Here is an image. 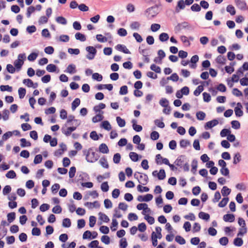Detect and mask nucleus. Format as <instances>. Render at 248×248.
<instances>
[{"mask_svg": "<svg viewBox=\"0 0 248 248\" xmlns=\"http://www.w3.org/2000/svg\"><path fill=\"white\" fill-rule=\"evenodd\" d=\"M86 50L88 52L86 58L90 60H93L96 54V49L93 46H88L86 47Z\"/></svg>", "mask_w": 248, "mask_h": 248, "instance_id": "obj_4", "label": "nucleus"}, {"mask_svg": "<svg viewBox=\"0 0 248 248\" xmlns=\"http://www.w3.org/2000/svg\"><path fill=\"white\" fill-rule=\"evenodd\" d=\"M160 106L162 107H167L169 106V101L165 98H162L159 102Z\"/></svg>", "mask_w": 248, "mask_h": 248, "instance_id": "obj_48", "label": "nucleus"}, {"mask_svg": "<svg viewBox=\"0 0 248 248\" xmlns=\"http://www.w3.org/2000/svg\"><path fill=\"white\" fill-rule=\"evenodd\" d=\"M62 225L63 227L69 228L71 225V222L69 218H65L62 220Z\"/></svg>", "mask_w": 248, "mask_h": 248, "instance_id": "obj_31", "label": "nucleus"}, {"mask_svg": "<svg viewBox=\"0 0 248 248\" xmlns=\"http://www.w3.org/2000/svg\"><path fill=\"white\" fill-rule=\"evenodd\" d=\"M104 119L103 115L100 114H96L95 116L92 118V121L94 123H97L99 121H101Z\"/></svg>", "mask_w": 248, "mask_h": 248, "instance_id": "obj_26", "label": "nucleus"}, {"mask_svg": "<svg viewBox=\"0 0 248 248\" xmlns=\"http://www.w3.org/2000/svg\"><path fill=\"white\" fill-rule=\"evenodd\" d=\"M101 189L104 192H108L109 190V186L107 182H104L101 185Z\"/></svg>", "mask_w": 248, "mask_h": 248, "instance_id": "obj_49", "label": "nucleus"}, {"mask_svg": "<svg viewBox=\"0 0 248 248\" xmlns=\"http://www.w3.org/2000/svg\"><path fill=\"white\" fill-rule=\"evenodd\" d=\"M77 128V126H70L67 129H65L62 127V133L64 134L66 136L68 137L70 136L72 132L74 131Z\"/></svg>", "mask_w": 248, "mask_h": 248, "instance_id": "obj_9", "label": "nucleus"}, {"mask_svg": "<svg viewBox=\"0 0 248 248\" xmlns=\"http://www.w3.org/2000/svg\"><path fill=\"white\" fill-rule=\"evenodd\" d=\"M23 63L24 62L21 59H17L15 61L14 64L17 72H18L21 70Z\"/></svg>", "mask_w": 248, "mask_h": 248, "instance_id": "obj_13", "label": "nucleus"}, {"mask_svg": "<svg viewBox=\"0 0 248 248\" xmlns=\"http://www.w3.org/2000/svg\"><path fill=\"white\" fill-rule=\"evenodd\" d=\"M84 154L86 155V159L88 162L93 163L97 161L99 155L98 154L94 152H92L91 154H90V151H86V150L83 151Z\"/></svg>", "mask_w": 248, "mask_h": 248, "instance_id": "obj_1", "label": "nucleus"}, {"mask_svg": "<svg viewBox=\"0 0 248 248\" xmlns=\"http://www.w3.org/2000/svg\"><path fill=\"white\" fill-rule=\"evenodd\" d=\"M0 91L2 92L8 91L11 92L13 90L12 87L9 85H1L0 86Z\"/></svg>", "mask_w": 248, "mask_h": 248, "instance_id": "obj_52", "label": "nucleus"}, {"mask_svg": "<svg viewBox=\"0 0 248 248\" xmlns=\"http://www.w3.org/2000/svg\"><path fill=\"white\" fill-rule=\"evenodd\" d=\"M56 21L61 24L65 25L67 24L66 19L63 16H58L56 19Z\"/></svg>", "mask_w": 248, "mask_h": 248, "instance_id": "obj_59", "label": "nucleus"}, {"mask_svg": "<svg viewBox=\"0 0 248 248\" xmlns=\"http://www.w3.org/2000/svg\"><path fill=\"white\" fill-rule=\"evenodd\" d=\"M206 116L205 113L202 111H199L196 113V117L199 120H203Z\"/></svg>", "mask_w": 248, "mask_h": 248, "instance_id": "obj_41", "label": "nucleus"}, {"mask_svg": "<svg viewBox=\"0 0 248 248\" xmlns=\"http://www.w3.org/2000/svg\"><path fill=\"white\" fill-rule=\"evenodd\" d=\"M127 246V242L125 238H122L120 240V248H126Z\"/></svg>", "mask_w": 248, "mask_h": 248, "instance_id": "obj_64", "label": "nucleus"}, {"mask_svg": "<svg viewBox=\"0 0 248 248\" xmlns=\"http://www.w3.org/2000/svg\"><path fill=\"white\" fill-rule=\"evenodd\" d=\"M176 242L180 245H184L186 243L185 239L180 235H177L175 239Z\"/></svg>", "mask_w": 248, "mask_h": 248, "instance_id": "obj_50", "label": "nucleus"}, {"mask_svg": "<svg viewBox=\"0 0 248 248\" xmlns=\"http://www.w3.org/2000/svg\"><path fill=\"white\" fill-rule=\"evenodd\" d=\"M199 217L202 219L208 220L210 218V215L208 213L201 212L199 213Z\"/></svg>", "mask_w": 248, "mask_h": 248, "instance_id": "obj_27", "label": "nucleus"}, {"mask_svg": "<svg viewBox=\"0 0 248 248\" xmlns=\"http://www.w3.org/2000/svg\"><path fill=\"white\" fill-rule=\"evenodd\" d=\"M242 106L241 103H237V106L234 108V112L237 117H241L243 115V111L242 110Z\"/></svg>", "mask_w": 248, "mask_h": 248, "instance_id": "obj_8", "label": "nucleus"}, {"mask_svg": "<svg viewBox=\"0 0 248 248\" xmlns=\"http://www.w3.org/2000/svg\"><path fill=\"white\" fill-rule=\"evenodd\" d=\"M80 100L78 98H76L72 103V109L75 110L76 108L80 105Z\"/></svg>", "mask_w": 248, "mask_h": 248, "instance_id": "obj_20", "label": "nucleus"}, {"mask_svg": "<svg viewBox=\"0 0 248 248\" xmlns=\"http://www.w3.org/2000/svg\"><path fill=\"white\" fill-rule=\"evenodd\" d=\"M18 93L19 98L22 99L26 94V91L25 88L20 87L18 89Z\"/></svg>", "mask_w": 248, "mask_h": 248, "instance_id": "obj_45", "label": "nucleus"}, {"mask_svg": "<svg viewBox=\"0 0 248 248\" xmlns=\"http://www.w3.org/2000/svg\"><path fill=\"white\" fill-rule=\"evenodd\" d=\"M232 127L234 129H239L240 128V123L236 120H233L231 122Z\"/></svg>", "mask_w": 248, "mask_h": 248, "instance_id": "obj_51", "label": "nucleus"}, {"mask_svg": "<svg viewBox=\"0 0 248 248\" xmlns=\"http://www.w3.org/2000/svg\"><path fill=\"white\" fill-rule=\"evenodd\" d=\"M140 26V24L138 21H134L132 22L130 25V27L132 30H138Z\"/></svg>", "mask_w": 248, "mask_h": 248, "instance_id": "obj_34", "label": "nucleus"}, {"mask_svg": "<svg viewBox=\"0 0 248 248\" xmlns=\"http://www.w3.org/2000/svg\"><path fill=\"white\" fill-rule=\"evenodd\" d=\"M241 160V156L239 153H237L234 155L233 157V163L235 165L237 164Z\"/></svg>", "mask_w": 248, "mask_h": 248, "instance_id": "obj_44", "label": "nucleus"}, {"mask_svg": "<svg viewBox=\"0 0 248 248\" xmlns=\"http://www.w3.org/2000/svg\"><path fill=\"white\" fill-rule=\"evenodd\" d=\"M7 220L9 223H11L14 221L16 218V213L15 212H11L8 213L7 215Z\"/></svg>", "mask_w": 248, "mask_h": 248, "instance_id": "obj_36", "label": "nucleus"}, {"mask_svg": "<svg viewBox=\"0 0 248 248\" xmlns=\"http://www.w3.org/2000/svg\"><path fill=\"white\" fill-rule=\"evenodd\" d=\"M155 9H157V7L156 6H152L150 8H148L145 11V14L146 16V17L148 19L151 20L154 17L156 16V15L158 14L157 11H155Z\"/></svg>", "mask_w": 248, "mask_h": 248, "instance_id": "obj_3", "label": "nucleus"}, {"mask_svg": "<svg viewBox=\"0 0 248 248\" xmlns=\"http://www.w3.org/2000/svg\"><path fill=\"white\" fill-rule=\"evenodd\" d=\"M236 6L241 10H245L246 3L245 0H234Z\"/></svg>", "mask_w": 248, "mask_h": 248, "instance_id": "obj_11", "label": "nucleus"}, {"mask_svg": "<svg viewBox=\"0 0 248 248\" xmlns=\"http://www.w3.org/2000/svg\"><path fill=\"white\" fill-rule=\"evenodd\" d=\"M99 150L103 154H107L109 152L108 148L105 143H102L99 145Z\"/></svg>", "mask_w": 248, "mask_h": 248, "instance_id": "obj_16", "label": "nucleus"}, {"mask_svg": "<svg viewBox=\"0 0 248 248\" xmlns=\"http://www.w3.org/2000/svg\"><path fill=\"white\" fill-rule=\"evenodd\" d=\"M20 141L21 142V146L23 148L25 147H29L31 145V143L30 141H27L26 139L25 138H22L20 140Z\"/></svg>", "mask_w": 248, "mask_h": 248, "instance_id": "obj_37", "label": "nucleus"}, {"mask_svg": "<svg viewBox=\"0 0 248 248\" xmlns=\"http://www.w3.org/2000/svg\"><path fill=\"white\" fill-rule=\"evenodd\" d=\"M121 155L119 153H116L114 155L113 161L114 163L118 164L121 160Z\"/></svg>", "mask_w": 248, "mask_h": 248, "instance_id": "obj_60", "label": "nucleus"}, {"mask_svg": "<svg viewBox=\"0 0 248 248\" xmlns=\"http://www.w3.org/2000/svg\"><path fill=\"white\" fill-rule=\"evenodd\" d=\"M186 161V157L185 155H179L174 161V164L178 167L182 168V166Z\"/></svg>", "mask_w": 248, "mask_h": 248, "instance_id": "obj_5", "label": "nucleus"}, {"mask_svg": "<svg viewBox=\"0 0 248 248\" xmlns=\"http://www.w3.org/2000/svg\"><path fill=\"white\" fill-rule=\"evenodd\" d=\"M218 124V121L217 119H213L212 121L207 122L204 125V128L205 129H210L216 126Z\"/></svg>", "mask_w": 248, "mask_h": 248, "instance_id": "obj_7", "label": "nucleus"}, {"mask_svg": "<svg viewBox=\"0 0 248 248\" xmlns=\"http://www.w3.org/2000/svg\"><path fill=\"white\" fill-rule=\"evenodd\" d=\"M166 173L164 169H160L158 174H157V178L159 180H162L165 178Z\"/></svg>", "mask_w": 248, "mask_h": 248, "instance_id": "obj_42", "label": "nucleus"}, {"mask_svg": "<svg viewBox=\"0 0 248 248\" xmlns=\"http://www.w3.org/2000/svg\"><path fill=\"white\" fill-rule=\"evenodd\" d=\"M169 39V36L168 33L165 32L161 33L159 35V39L161 42H165Z\"/></svg>", "mask_w": 248, "mask_h": 248, "instance_id": "obj_22", "label": "nucleus"}, {"mask_svg": "<svg viewBox=\"0 0 248 248\" xmlns=\"http://www.w3.org/2000/svg\"><path fill=\"white\" fill-rule=\"evenodd\" d=\"M226 11L229 13L232 16H233L235 14L236 11L234 7L232 5H229L226 8Z\"/></svg>", "mask_w": 248, "mask_h": 248, "instance_id": "obj_38", "label": "nucleus"}, {"mask_svg": "<svg viewBox=\"0 0 248 248\" xmlns=\"http://www.w3.org/2000/svg\"><path fill=\"white\" fill-rule=\"evenodd\" d=\"M203 90L204 88L203 85H201L198 86L196 89L194 91V95L196 96H199Z\"/></svg>", "mask_w": 248, "mask_h": 248, "instance_id": "obj_29", "label": "nucleus"}, {"mask_svg": "<svg viewBox=\"0 0 248 248\" xmlns=\"http://www.w3.org/2000/svg\"><path fill=\"white\" fill-rule=\"evenodd\" d=\"M84 205L86 206H88V208L90 209L93 208H99L100 206L99 202L97 201L93 202H86L85 203Z\"/></svg>", "mask_w": 248, "mask_h": 248, "instance_id": "obj_14", "label": "nucleus"}, {"mask_svg": "<svg viewBox=\"0 0 248 248\" xmlns=\"http://www.w3.org/2000/svg\"><path fill=\"white\" fill-rule=\"evenodd\" d=\"M110 177V173L109 172H107L104 173L103 175H99L97 177V180L98 182H101L102 180L106 178H108Z\"/></svg>", "mask_w": 248, "mask_h": 248, "instance_id": "obj_39", "label": "nucleus"}, {"mask_svg": "<svg viewBox=\"0 0 248 248\" xmlns=\"http://www.w3.org/2000/svg\"><path fill=\"white\" fill-rule=\"evenodd\" d=\"M231 132V131L230 129L224 128L221 131L220 135L221 137H228Z\"/></svg>", "mask_w": 248, "mask_h": 248, "instance_id": "obj_56", "label": "nucleus"}, {"mask_svg": "<svg viewBox=\"0 0 248 248\" xmlns=\"http://www.w3.org/2000/svg\"><path fill=\"white\" fill-rule=\"evenodd\" d=\"M6 70L9 73L11 74H13L16 72V71L15 67H14L11 64H8L6 65Z\"/></svg>", "mask_w": 248, "mask_h": 248, "instance_id": "obj_55", "label": "nucleus"}, {"mask_svg": "<svg viewBox=\"0 0 248 248\" xmlns=\"http://www.w3.org/2000/svg\"><path fill=\"white\" fill-rule=\"evenodd\" d=\"M116 121L118 125L120 127H124L125 125V121L124 119L121 118L120 116L116 117Z\"/></svg>", "mask_w": 248, "mask_h": 248, "instance_id": "obj_32", "label": "nucleus"}, {"mask_svg": "<svg viewBox=\"0 0 248 248\" xmlns=\"http://www.w3.org/2000/svg\"><path fill=\"white\" fill-rule=\"evenodd\" d=\"M188 23L187 22H183L182 23H179L176 26L175 29L178 31H181L183 29H185L188 26Z\"/></svg>", "mask_w": 248, "mask_h": 248, "instance_id": "obj_17", "label": "nucleus"}, {"mask_svg": "<svg viewBox=\"0 0 248 248\" xmlns=\"http://www.w3.org/2000/svg\"><path fill=\"white\" fill-rule=\"evenodd\" d=\"M98 215L99 217V219L103 220L105 222L108 223L109 221V218L104 213L102 212H99L98 213Z\"/></svg>", "mask_w": 248, "mask_h": 248, "instance_id": "obj_21", "label": "nucleus"}, {"mask_svg": "<svg viewBox=\"0 0 248 248\" xmlns=\"http://www.w3.org/2000/svg\"><path fill=\"white\" fill-rule=\"evenodd\" d=\"M231 192V189L227 187L226 186H224L221 189V193L223 196H228Z\"/></svg>", "mask_w": 248, "mask_h": 248, "instance_id": "obj_30", "label": "nucleus"}, {"mask_svg": "<svg viewBox=\"0 0 248 248\" xmlns=\"http://www.w3.org/2000/svg\"><path fill=\"white\" fill-rule=\"evenodd\" d=\"M132 127L133 129L136 131V132H140L142 129V127L140 125L137 124V120L135 119H133L132 120Z\"/></svg>", "mask_w": 248, "mask_h": 248, "instance_id": "obj_15", "label": "nucleus"}, {"mask_svg": "<svg viewBox=\"0 0 248 248\" xmlns=\"http://www.w3.org/2000/svg\"><path fill=\"white\" fill-rule=\"evenodd\" d=\"M99 163L104 168L108 169L109 167L107 159L105 157L101 158L99 160Z\"/></svg>", "mask_w": 248, "mask_h": 248, "instance_id": "obj_28", "label": "nucleus"}, {"mask_svg": "<svg viewBox=\"0 0 248 248\" xmlns=\"http://www.w3.org/2000/svg\"><path fill=\"white\" fill-rule=\"evenodd\" d=\"M57 66L53 64H49L46 67V70L49 72H55L56 71Z\"/></svg>", "mask_w": 248, "mask_h": 248, "instance_id": "obj_40", "label": "nucleus"}, {"mask_svg": "<svg viewBox=\"0 0 248 248\" xmlns=\"http://www.w3.org/2000/svg\"><path fill=\"white\" fill-rule=\"evenodd\" d=\"M233 243L237 247H241L243 244V240L241 238L236 237L234 239Z\"/></svg>", "mask_w": 248, "mask_h": 248, "instance_id": "obj_24", "label": "nucleus"}, {"mask_svg": "<svg viewBox=\"0 0 248 248\" xmlns=\"http://www.w3.org/2000/svg\"><path fill=\"white\" fill-rule=\"evenodd\" d=\"M223 218L225 222H232L234 221L235 216L232 214H227L223 216Z\"/></svg>", "mask_w": 248, "mask_h": 248, "instance_id": "obj_12", "label": "nucleus"}, {"mask_svg": "<svg viewBox=\"0 0 248 248\" xmlns=\"http://www.w3.org/2000/svg\"><path fill=\"white\" fill-rule=\"evenodd\" d=\"M38 56V53L35 52L31 53L28 57L29 61L33 62L36 60Z\"/></svg>", "mask_w": 248, "mask_h": 248, "instance_id": "obj_58", "label": "nucleus"}, {"mask_svg": "<svg viewBox=\"0 0 248 248\" xmlns=\"http://www.w3.org/2000/svg\"><path fill=\"white\" fill-rule=\"evenodd\" d=\"M128 93V88L127 86H122L120 89L119 94L121 95L126 94Z\"/></svg>", "mask_w": 248, "mask_h": 248, "instance_id": "obj_57", "label": "nucleus"}, {"mask_svg": "<svg viewBox=\"0 0 248 248\" xmlns=\"http://www.w3.org/2000/svg\"><path fill=\"white\" fill-rule=\"evenodd\" d=\"M6 177L9 179H13L16 177V173L13 170H9L5 175Z\"/></svg>", "mask_w": 248, "mask_h": 248, "instance_id": "obj_54", "label": "nucleus"}, {"mask_svg": "<svg viewBox=\"0 0 248 248\" xmlns=\"http://www.w3.org/2000/svg\"><path fill=\"white\" fill-rule=\"evenodd\" d=\"M101 127L108 131H109L111 129V125L108 121H103L101 124Z\"/></svg>", "mask_w": 248, "mask_h": 248, "instance_id": "obj_25", "label": "nucleus"}, {"mask_svg": "<svg viewBox=\"0 0 248 248\" xmlns=\"http://www.w3.org/2000/svg\"><path fill=\"white\" fill-rule=\"evenodd\" d=\"M198 166V161L196 159H194L192 160V163H191V172L195 174L196 173V171L197 170V168Z\"/></svg>", "mask_w": 248, "mask_h": 248, "instance_id": "obj_33", "label": "nucleus"}, {"mask_svg": "<svg viewBox=\"0 0 248 248\" xmlns=\"http://www.w3.org/2000/svg\"><path fill=\"white\" fill-rule=\"evenodd\" d=\"M161 26H160V25L159 24H156V23H154V24H152L151 26V30L153 31V32H156L158 30H159V29L160 28Z\"/></svg>", "mask_w": 248, "mask_h": 248, "instance_id": "obj_63", "label": "nucleus"}, {"mask_svg": "<svg viewBox=\"0 0 248 248\" xmlns=\"http://www.w3.org/2000/svg\"><path fill=\"white\" fill-rule=\"evenodd\" d=\"M64 72L69 73L70 74H73L76 73V66L72 64H69Z\"/></svg>", "mask_w": 248, "mask_h": 248, "instance_id": "obj_18", "label": "nucleus"}, {"mask_svg": "<svg viewBox=\"0 0 248 248\" xmlns=\"http://www.w3.org/2000/svg\"><path fill=\"white\" fill-rule=\"evenodd\" d=\"M155 162L157 164H165L166 165H169L170 163L168 159L166 158H163L160 154H157L155 156Z\"/></svg>", "mask_w": 248, "mask_h": 248, "instance_id": "obj_6", "label": "nucleus"}, {"mask_svg": "<svg viewBox=\"0 0 248 248\" xmlns=\"http://www.w3.org/2000/svg\"><path fill=\"white\" fill-rule=\"evenodd\" d=\"M226 59L225 57L221 55H219L217 57L216 59V61L217 63L224 64L225 63Z\"/></svg>", "mask_w": 248, "mask_h": 248, "instance_id": "obj_35", "label": "nucleus"}, {"mask_svg": "<svg viewBox=\"0 0 248 248\" xmlns=\"http://www.w3.org/2000/svg\"><path fill=\"white\" fill-rule=\"evenodd\" d=\"M144 218L147 220L148 223L152 225L155 223V218L154 217L150 216L149 215H145Z\"/></svg>", "mask_w": 248, "mask_h": 248, "instance_id": "obj_61", "label": "nucleus"}, {"mask_svg": "<svg viewBox=\"0 0 248 248\" xmlns=\"http://www.w3.org/2000/svg\"><path fill=\"white\" fill-rule=\"evenodd\" d=\"M129 157L134 162H137L139 160V155L135 152H130L129 153Z\"/></svg>", "mask_w": 248, "mask_h": 248, "instance_id": "obj_43", "label": "nucleus"}, {"mask_svg": "<svg viewBox=\"0 0 248 248\" xmlns=\"http://www.w3.org/2000/svg\"><path fill=\"white\" fill-rule=\"evenodd\" d=\"M35 11V7L31 6L27 8L26 16L28 18L31 17V14Z\"/></svg>", "mask_w": 248, "mask_h": 248, "instance_id": "obj_47", "label": "nucleus"}, {"mask_svg": "<svg viewBox=\"0 0 248 248\" xmlns=\"http://www.w3.org/2000/svg\"><path fill=\"white\" fill-rule=\"evenodd\" d=\"M115 48L120 51L123 52L125 54H130V51L127 48L126 46L124 45L118 44Z\"/></svg>", "mask_w": 248, "mask_h": 248, "instance_id": "obj_10", "label": "nucleus"}, {"mask_svg": "<svg viewBox=\"0 0 248 248\" xmlns=\"http://www.w3.org/2000/svg\"><path fill=\"white\" fill-rule=\"evenodd\" d=\"M219 242L222 246H226L229 242V239L227 237H222L219 239Z\"/></svg>", "mask_w": 248, "mask_h": 248, "instance_id": "obj_62", "label": "nucleus"}, {"mask_svg": "<svg viewBox=\"0 0 248 248\" xmlns=\"http://www.w3.org/2000/svg\"><path fill=\"white\" fill-rule=\"evenodd\" d=\"M229 200V199L228 197L223 198L221 202H219L218 206L220 207H225L227 205Z\"/></svg>", "mask_w": 248, "mask_h": 248, "instance_id": "obj_46", "label": "nucleus"}, {"mask_svg": "<svg viewBox=\"0 0 248 248\" xmlns=\"http://www.w3.org/2000/svg\"><path fill=\"white\" fill-rule=\"evenodd\" d=\"M185 5L186 3L184 0H179L177 2V5L176 8V11L177 12H179V10H178V8H179V9H184L185 7Z\"/></svg>", "mask_w": 248, "mask_h": 248, "instance_id": "obj_19", "label": "nucleus"}, {"mask_svg": "<svg viewBox=\"0 0 248 248\" xmlns=\"http://www.w3.org/2000/svg\"><path fill=\"white\" fill-rule=\"evenodd\" d=\"M75 38L77 40H80L81 42H84L86 39L85 35L80 32L76 33Z\"/></svg>", "mask_w": 248, "mask_h": 248, "instance_id": "obj_23", "label": "nucleus"}, {"mask_svg": "<svg viewBox=\"0 0 248 248\" xmlns=\"http://www.w3.org/2000/svg\"><path fill=\"white\" fill-rule=\"evenodd\" d=\"M134 178L143 185H146L148 182V177L146 174H142L139 172H136L134 175Z\"/></svg>", "mask_w": 248, "mask_h": 248, "instance_id": "obj_2", "label": "nucleus"}, {"mask_svg": "<svg viewBox=\"0 0 248 248\" xmlns=\"http://www.w3.org/2000/svg\"><path fill=\"white\" fill-rule=\"evenodd\" d=\"M92 78L94 80H96L98 81H101L103 79V77L101 75L99 74L98 73H95L93 74Z\"/></svg>", "mask_w": 248, "mask_h": 248, "instance_id": "obj_53", "label": "nucleus"}]
</instances>
